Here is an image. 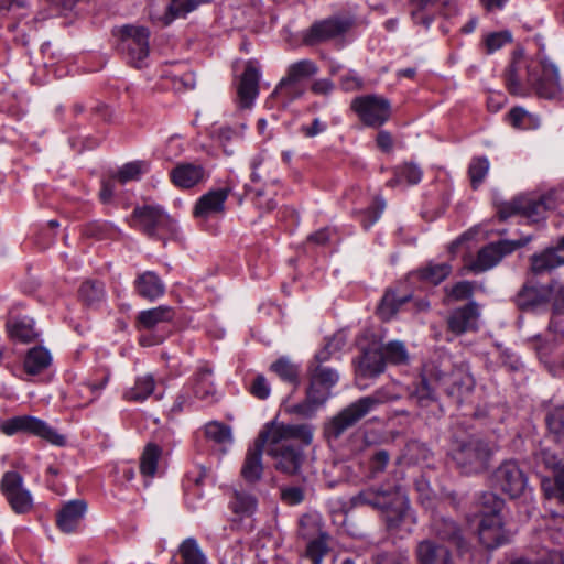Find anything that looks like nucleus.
I'll return each instance as SVG.
<instances>
[{
	"label": "nucleus",
	"instance_id": "f257e3e1",
	"mask_svg": "<svg viewBox=\"0 0 564 564\" xmlns=\"http://www.w3.org/2000/svg\"><path fill=\"white\" fill-rule=\"evenodd\" d=\"M261 433L265 452L274 459L275 468L288 475L296 474L303 463V453L289 442L296 440L304 445H310L313 440V426L271 422Z\"/></svg>",
	"mask_w": 564,
	"mask_h": 564
},
{
	"label": "nucleus",
	"instance_id": "f03ea898",
	"mask_svg": "<svg viewBox=\"0 0 564 564\" xmlns=\"http://www.w3.org/2000/svg\"><path fill=\"white\" fill-rule=\"evenodd\" d=\"M522 64L521 61H514L506 74V84L512 95H525L523 82L540 98L555 99L561 95L562 85L558 69L553 63L538 55L525 64V75L522 74Z\"/></svg>",
	"mask_w": 564,
	"mask_h": 564
},
{
	"label": "nucleus",
	"instance_id": "7ed1b4c3",
	"mask_svg": "<svg viewBox=\"0 0 564 564\" xmlns=\"http://www.w3.org/2000/svg\"><path fill=\"white\" fill-rule=\"evenodd\" d=\"M397 399H399V394L393 391L392 386L381 387L339 411L326 423L325 433L328 437L338 438L378 406Z\"/></svg>",
	"mask_w": 564,
	"mask_h": 564
},
{
	"label": "nucleus",
	"instance_id": "20e7f679",
	"mask_svg": "<svg viewBox=\"0 0 564 564\" xmlns=\"http://www.w3.org/2000/svg\"><path fill=\"white\" fill-rule=\"evenodd\" d=\"M496 452V445L478 435L453 440L448 455L456 468L465 475L486 471Z\"/></svg>",
	"mask_w": 564,
	"mask_h": 564
},
{
	"label": "nucleus",
	"instance_id": "39448f33",
	"mask_svg": "<svg viewBox=\"0 0 564 564\" xmlns=\"http://www.w3.org/2000/svg\"><path fill=\"white\" fill-rule=\"evenodd\" d=\"M354 507L369 506L381 511H393L398 517L408 509V499L398 485L369 487L351 497Z\"/></svg>",
	"mask_w": 564,
	"mask_h": 564
},
{
	"label": "nucleus",
	"instance_id": "423d86ee",
	"mask_svg": "<svg viewBox=\"0 0 564 564\" xmlns=\"http://www.w3.org/2000/svg\"><path fill=\"white\" fill-rule=\"evenodd\" d=\"M149 40L150 30L145 26L123 25L120 29L119 50L131 66L142 68L148 65Z\"/></svg>",
	"mask_w": 564,
	"mask_h": 564
},
{
	"label": "nucleus",
	"instance_id": "0eeeda50",
	"mask_svg": "<svg viewBox=\"0 0 564 564\" xmlns=\"http://www.w3.org/2000/svg\"><path fill=\"white\" fill-rule=\"evenodd\" d=\"M132 226L150 238L164 239L176 231V223L160 206L145 205L134 208Z\"/></svg>",
	"mask_w": 564,
	"mask_h": 564
},
{
	"label": "nucleus",
	"instance_id": "6e6552de",
	"mask_svg": "<svg viewBox=\"0 0 564 564\" xmlns=\"http://www.w3.org/2000/svg\"><path fill=\"white\" fill-rule=\"evenodd\" d=\"M299 535L307 541L305 557L312 564H322L329 554V535L323 531L322 522L317 514H303L299 520Z\"/></svg>",
	"mask_w": 564,
	"mask_h": 564
},
{
	"label": "nucleus",
	"instance_id": "1a4fd4ad",
	"mask_svg": "<svg viewBox=\"0 0 564 564\" xmlns=\"http://www.w3.org/2000/svg\"><path fill=\"white\" fill-rule=\"evenodd\" d=\"M0 431L8 435L28 433L39 436L53 445L63 446L65 437L58 434L43 420L31 415H18L7 419L0 423Z\"/></svg>",
	"mask_w": 564,
	"mask_h": 564
},
{
	"label": "nucleus",
	"instance_id": "9d476101",
	"mask_svg": "<svg viewBox=\"0 0 564 564\" xmlns=\"http://www.w3.org/2000/svg\"><path fill=\"white\" fill-rule=\"evenodd\" d=\"M351 109L368 127L378 128L386 123L391 115L389 100L378 95L357 97L351 102Z\"/></svg>",
	"mask_w": 564,
	"mask_h": 564
},
{
	"label": "nucleus",
	"instance_id": "9b49d317",
	"mask_svg": "<svg viewBox=\"0 0 564 564\" xmlns=\"http://www.w3.org/2000/svg\"><path fill=\"white\" fill-rule=\"evenodd\" d=\"M553 207L547 196L519 197L503 204L498 212L500 219L505 220L514 215H521L531 223H539L545 218L546 212Z\"/></svg>",
	"mask_w": 564,
	"mask_h": 564
},
{
	"label": "nucleus",
	"instance_id": "f8f14e48",
	"mask_svg": "<svg viewBox=\"0 0 564 564\" xmlns=\"http://www.w3.org/2000/svg\"><path fill=\"white\" fill-rule=\"evenodd\" d=\"M209 0H152L150 19L162 26L170 25L174 20L185 18L189 12Z\"/></svg>",
	"mask_w": 564,
	"mask_h": 564
},
{
	"label": "nucleus",
	"instance_id": "ddd939ff",
	"mask_svg": "<svg viewBox=\"0 0 564 564\" xmlns=\"http://www.w3.org/2000/svg\"><path fill=\"white\" fill-rule=\"evenodd\" d=\"M213 370L204 365L193 375L188 386L177 395L173 405V411H182L185 405L191 403L192 395L199 400H209L215 394V387L212 381Z\"/></svg>",
	"mask_w": 564,
	"mask_h": 564
},
{
	"label": "nucleus",
	"instance_id": "4468645a",
	"mask_svg": "<svg viewBox=\"0 0 564 564\" xmlns=\"http://www.w3.org/2000/svg\"><path fill=\"white\" fill-rule=\"evenodd\" d=\"M531 237H525L519 240H500L498 242L489 243L481 248L471 263L470 269L474 272H484L497 265L501 259L512 253L514 250L524 247L530 242Z\"/></svg>",
	"mask_w": 564,
	"mask_h": 564
},
{
	"label": "nucleus",
	"instance_id": "2eb2a0df",
	"mask_svg": "<svg viewBox=\"0 0 564 564\" xmlns=\"http://www.w3.org/2000/svg\"><path fill=\"white\" fill-rule=\"evenodd\" d=\"M0 490L15 513L24 514L31 511L33 498L23 487V477L17 471H6L0 481Z\"/></svg>",
	"mask_w": 564,
	"mask_h": 564
},
{
	"label": "nucleus",
	"instance_id": "dca6fc26",
	"mask_svg": "<svg viewBox=\"0 0 564 564\" xmlns=\"http://www.w3.org/2000/svg\"><path fill=\"white\" fill-rule=\"evenodd\" d=\"M230 186L209 189L203 194L194 204L192 215L199 223L218 218L226 213V202L231 193Z\"/></svg>",
	"mask_w": 564,
	"mask_h": 564
},
{
	"label": "nucleus",
	"instance_id": "f3484780",
	"mask_svg": "<svg viewBox=\"0 0 564 564\" xmlns=\"http://www.w3.org/2000/svg\"><path fill=\"white\" fill-rule=\"evenodd\" d=\"M495 478L499 488L511 498L523 494L528 484L525 474L513 460L501 464L495 473Z\"/></svg>",
	"mask_w": 564,
	"mask_h": 564
},
{
	"label": "nucleus",
	"instance_id": "a211bd4d",
	"mask_svg": "<svg viewBox=\"0 0 564 564\" xmlns=\"http://www.w3.org/2000/svg\"><path fill=\"white\" fill-rule=\"evenodd\" d=\"M350 26L348 19L329 18L317 21L305 33L304 42L308 45L326 42L344 35Z\"/></svg>",
	"mask_w": 564,
	"mask_h": 564
},
{
	"label": "nucleus",
	"instance_id": "6ab92c4d",
	"mask_svg": "<svg viewBox=\"0 0 564 564\" xmlns=\"http://www.w3.org/2000/svg\"><path fill=\"white\" fill-rule=\"evenodd\" d=\"M560 328V324L555 319H552L549 325L550 334L544 337L538 336L533 341V348L535 349L539 359L554 377L558 376V365H555L552 358L560 346L558 339L556 338V335L561 330Z\"/></svg>",
	"mask_w": 564,
	"mask_h": 564
},
{
	"label": "nucleus",
	"instance_id": "aec40b11",
	"mask_svg": "<svg viewBox=\"0 0 564 564\" xmlns=\"http://www.w3.org/2000/svg\"><path fill=\"white\" fill-rule=\"evenodd\" d=\"M173 185L181 189L193 188L208 178L206 169L199 163L182 162L170 172Z\"/></svg>",
	"mask_w": 564,
	"mask_h": 564
},
{
	"label": "nucleus",
	"instance_id": "412c9836",
	"mask_svg": "<svg viewBox=\"0 0 564 564\" xmlns=\"http://www.w3.org/2000/svg\"><path fill=\"white\" fill-rule=\"evenodd\" d=\"M480 542L487 549L498 547L509 541V532L502 527L500 514L482 517L478 528Z\"/></svg>",
	"mask_w": 564,
	"mask_h": 564
},
{
	"label": "nucleus",
	"instance_id": "4be33fe9",
	"mask_svg": "<svg viewBox=\"0 0 564 564\" xmlns=\"http://www.w3.org/2000/svg\"><path fill=\"white\" fill-rule=\"evenodd\" d=\"M479 316V306L475 302H469L451 313L447 318L448 330L455 335L477 330Z\"/></svg>",
	"mask_w": 564,
	"mask_h": 564
},
{
	"label": "nucleus",
	"instance_id": "5701e85b",
	"mask_svg": "<svg viewBox=\"0 0 564 564\" xmlns=\"http://www.w3.org/2000/svg\"><path fill=\"white\" fill-rule=\"evenodd\" d=\"M436 381L448 395L457 399L468 394L475 386L474 378L463 366L455 368L449 375H438Z\"/></svg>",
	"mask_w": 564,
	"mask_h": 564
},
{
	"label": "nucleus",
	"instance_id": "b1692460",
	"mask_svg": "<svg viewBox=\"0 0 564 564\" xmlns=\"http://www.w3.org/2000/svg\"><path fill=\"white\" fill-rule=\"evenodd\" d=\"M308 389L314 390L318 395L328 400L330 390L339 380V375L336 370L324 365H308Z\"/></svg>",
	"mask_w": 564,
	"mask_h": 564
},
{
	"label": "nucleus",
	"instance_id": "393cba45",
	"mask_svg": "<svg viewBox=\"0 0 564 564\" xmlns=\"http://www.w3.org/2000/svg\"><path fill=\"white\" fill-rule=\"evenodd\" d=\"M260 69L254 62H248L241 75L237 94L239 104L243 108H249L259 94Z\"/></svg>",
	"mask_w": 564,
	"mask_h": 564
},
{
	"label": "nucleus",
	"instance_id": "a878e982",
	"mask_svg": "<svg viewBox=\"0 0 564 564\" xmlns=\"http://www.w3.org/2000/svg\"><path fill=\"white\" fill-rule=\"evenodd\" d=\"M435 375L433 378H429L426 375H422L417 381H414L408 388V398L411 402L420 408H429L436 402L435 389L442 387L437 381Z\"/></svg>",
	"mask_w": 564,
	"mask_h": 564
},
{
	"label": "nucleus",
	"instance_id": "bb28decb",
	"mask_svg": "<svg viewBox=\"0 0 564 564\" xmlns=\"http://www.w3.org/2000/svg\"><path fill=\"white\" fill-rule=\"evenodd\" d=\"M417 564H455L447 546L425 539L415 547Z\"/></svg>",
	"mask_w": 564,
	"mask_h": 564
},
{
	"label": "nucleus",
	"instance_id": "cd10ccee",
	"mask_svg": "<svg viewBox=\"0 0 564 564\" xmlns=\"http://www.w3.org/2000/svg\"><path fill=\"white\" fill-rule=\"evenodd\" d=\"M87 510V503L83 499L70 500L58 511L56 523L64 533H73L79 527Z\"/></svg>",
	"mask_w": 564,
	"mask_h": 564
},
{
	"label": "nucleus",
	"instance_id": "c85d7f7f",
	"mask_svg": "<svg viewBox=\"0 0 564 564\" xmlns=\"http://www.w3.org/2000/svg\"><path fill=\"white\" fill-rule=\"evenodd\" d=\"M265 451L262 443V433L259 434L253 447L249 448L241 467V477L249 484L259 481L263 474L262 453Z\"/></svg>",
	"mask_w": 564,
	"mask_h": 564
},
{
	"label": "nucleus",
	"instance_id": "c756f323",
	"mask_svg": "<svg viewBox=\"0 0 564 564\" xmlns=\"http://www.w3.org/2000/svg\"><path fill=\"white\" fill-rule=\"evenodd\" d=\"M531 271L539 275L564 264V237L554 247L531 257Z\"/></svg>",
	"mask_w": 564,
	"mask_h": 564
},
{
	"label": "nucleus",
	"instance_id": "7c9ffc66",
	"mask_svg": "<svg viewBox=\"0 0 564 564\" xmlns=\"http://www.w3.org/2000/svg\"><path fill=\"white\" fill-rule=\"evenodd\" d=\"M431 530L440 540L448 542L458 549L465 545L459 527L451 519L442 516H434Z\"/></svg>",
	"mask_w": 564,
	"mask_h": 564
},
{
	"label": "nucleus",
	"instance_id": "2f4dec72",
	"mask_svg": "<svg viewBox=\"0 0 564 564\" xmlns=\"http://www.w3.org/2000/svg\"><path fill=\"white\" fill-rule=\"evenodd\" d=\"M174 313L170 306L160 305L150 310L141 311L135 318L138 330H151L160 324L171 322Z\"/></svg>",
	"mask_w": 564,
	"mask_h": 564
},
{
	"label": "nucleus",
	"instance_id": "473e14b6",
	"mask_svg": "<svg viewBox=\"0 0 564 564\" xmlns=\"http://www.w3.org/2000/svg\"><path fill=\"white\" fill-rule=\"evenodd\" d=\"M134 286L140 296L150 301L159 299L165 291L164 283L153 271H145L139 274Z\"/></svg>",
	"mask_w": 564,
	"mask_h": 564
},
{
	"label": "nucleus",
	"instance_id": "72a5a7b5",
	"mask_svg": "<svg viewBox=\"0 0 564 564\" xmlns=\"http://www.w3.org/2000/svg\"><path fill=\"white\" fill-rule=\"evenodd\" d=\"M7 329L13 340L29 344L39 337L34 321L29 316L13 317L7 322Z\"/></svg>",
	"mask_w": 564,
	"mask_h": 564
},
{
	"label": "nucleus",
	"instance_id": "f704fd0d",
	"mask_svg": "<svg viewBox=\"0 0 564 564\" xmlns=\"http://www.w3.org/2000/svg\"><path fill=\"white\" fill-rule=\"evenodd\" d=\"M549 301V288L525 283L516 295V304L521 310H531Z\"/></svg>",
	"mask_w": 564,
	"mask_h": 564
},
{
	"label": "nucleus",
	"instance_id": "c9c22d12",
	"mask_svg": "<svg viewBox=\"0 0 564 564\" xmlns=\"http://www.w3.org/2000/svg\"><path fill=\"white\" fill-rule=\"evenodd\" d=\"M305 90L306 86L297 85L283 76L272 91L270 99L276 100L281 107L285 108L294 100L300 99Z\"/></svg>",
	"mask_w": 564,
	"mask_h": 564
},
{
	"label": "nucleus",
	"instance_id": "e433bc0d",
	"mask_svg": "<svg viewBox=\"0 0 564 564\" xmlns=\"http://www.w3.org/2000/svg\"><path fill=\"white\" fill-rule=\"evenodd\" d=\"M52 364L51 352L41 346L28 350L23 367L28 375L35 376L42 373Z\"/></svg>",
	"mask_w": 564,
	"mask_h": 564
},
{
	"label": "nucleus",
	"instance_id": "4c0bfd02",
	"mask_svg": "<svg viewBox=\"0 0 564 564\" xmlns=\"http://www.w3.org/2000/svg\"><path fill=\"white\" fill-rule=\"evenodd\" d=\"M386 361L380 349L366 350L358 362V373L365 378L377 377L383 372Z\"/></svg>",
	"mask_w": 564,
	"mask_h": 564
},
{
	"label": "nucleus",
	"instance_id": "58836bf2",
	"mask_svg": "<svg viewBox=\"0 0 564 564\" xmlns=\"http://www.w3.org/2000/svg\"><path fill=\"white\" fill-rule=\"evenodd\" d=\"M452 272V265L447 262H427L426 264L419 268L413 275L417 278V280L437 285L443 282Z\"/></svg>",
	"mask_w": 564,
	"mask_h": 564
},
{
	"label": "nucleus",
	"instance_id": "ea45409f",
	"mask_svg": "<svg viewBox=\"0 0 564 564\" xmlns=\"http://www.w3.org/2000/svg\"><path fill=\"white\" fill-rule=\"evenodd\" d=\"M327 400L307 388L306 397L302 402L286 406V412L304 419H311Z\"/></svg>",
	"mask_w": 564,
	"mask_h": 564
},
{
	"label": "nucleus",
	"instance_id": "a19ab883",
	"mask_svg": "<svg viewBox=\"0 0 564 564\" xmlns=\"http://www.w3.org/2000/svg\"><path fill=\"white\" fill-rule=\"evenodd\" d=\"M163 449L155 443H148L140 456V474L144 478H153L156 475L159 462Z\"/></svg>",
	"mask_w": 564,
	"mask_h": 564
},
{
	"label": "nucleus",
	"instance_id": "79ce46f5",
	"mask_svg": "<svg viewBox=\"0 0 564 564\" xmlns=\"http://www.w3.org/2000/svg\"><path fill=\"white\" fill-rule=\"evenodd\" d=\"M155 380L152 375H143L135 379L134 384L123 392V398L131 402H143L154 394Z\"/></svg>",
	"mask_w": 564,
	"mask_h": 564
},
{
	"label": "nucleus",
	"instance_id": "37998d69",
	"mask_svg": "<svg viewBox=\"0 0 564 564\" xmlns=\"http://www.w3.org/2000/svg\"><path fill=\"white\" fill-rule=\"evenodd\" d=\"M318 73V66L312 59H300L290 64L284 77L297 85L306 86L305 82Z\"/></svg>",
	"mask_w": 564,
	"mask_h": 564
},
{
	"label": "nucleus",
	"instance_id": "c03bdc74",
	"mask_svg": "<svg viewBox=\"0 0 564 564\" xmlns=\"http://www.w3.org/2000/svg\"><path fill=\"white\" fill-rule=\"evenodd\" d=\"M422 176L421 167L412 163H405L394 169L393 177L387 182V186L393 188L402 184L416 185L421 182Z\"/></svg>",
	"mask_w": 564,
	"mask_h": 564
},
{
	"label": "nucleus",
	"instance_id": "a18cd8bd",
	"mask_svg": "<svg viewBox=\"0 0 564 564\" xmlns=\"http://www.w3.org/2000/svg\"><path fill=\"white\" fill-rule=\"evenodd\" d=\"M180 561L171 564H207V558L194 538L185 539L178 546Z\"/></svg>",
	"mask_w": 564,
	"mask_h": 564
},
{
	"label": "nucleus",
	"instance_id": "49530a36",
	"mask_svg": "<svg viewBox=\"0 0 564 564\" xmlns=\"http://www.w3.org/2000/svg\"><path fill=\"white\" fill-rule=\"evenodd\" d=\"M410 295H397L395 292L387 291L377 308L378 316L388 322L394 317L400 307L410 302Z\"/></svg>",
	"mask_w": 564,
	"mask_h": 564
},
{
	"label": "nucleus",
	"instance_id": "de8ad7c7",
	"mask_svg": "<svg viewBox=\"0 0 564 564\" xmlns=\"http://www.w3.org/2000/svg\"><path fill=\"white\" fill-rule=\"evenodd\" d=\"M270 369L283 381L297 386L300 383V368L290 359L282 357L273 362Z\"/></svg>",
	"mask_w": 564,
	"mask_h": 564
},
{
	"label": "nucleus",
	"instance_id": "09e8293b",
	"mask_svg": "<svg viewBox=\"0 0 564 564\" xmlns=\"http://www.w3.org/2000/svg\"><path fill=\"white\" fill-rule=\"evenodd\" d=\"M229 507L237 514L250 516L257 509V499L243 490L236 489L234 490Z\"/></svg>",
	"mask_w": 564,
	"mask_h": 564
},
{
	"label": "nucleus",
	"instance_id": "8fccbe9b",
	"mask_svg": "<svg viewBox=\"0 0 564 564\" xmlns=\"http://www.w3.org/2000/svg\"><path fill=\"white\" fill-rule=\"evenodd\" d=\"M384 361L393 365H403L409 360L405 345L399 340H392L380 347Z\"/></svg>",
	"mask_w": 564,
	"mask_h": 564
},
{
	"label": "nucleus",
	"instance_id": "3c124183",
	"mask_svg": "<svg viewBox=\"0 0 564 564\" xmlns=\"http://www.w3.org/2000/svg\"><path fill=\"white\" fill-rule=\"evenodd\" d=\"M490 169L489 160L486 156L473 158L468 166V176L473 189H477L485 181Z\"/></svg>",
	"mask_w": 564,
	"mask_h": 564
},
{
	"label": "nucleus",
	"instance_id": "603ef678",
	"mask_svg": "<svg viewBox=\"0 0 564 564\" xmlns=\"http://www.w3.org/2000/svg\"><path fill=\"white\" fill-rule=\"evenodd\" d=\"M148 163L144 161H134L124 164L117 173L116 178L126 184L131 181H138L143 173L148 171Z\"/></svg>",
	"mask_w": 564,
	"mask_h": 564
},
{
	"label": "nucleus",
	"instance_id": "864d4df0",
	"mask_svg": "<svg viewBox=\"0 0 564 564\" xmlns=\"http://www.w3.org/2000/svg\"><path fill=\"white\" fill-rule=\"evenodd\" d=\"M205 435L209 441L219 445L231 443L230 429L221 423L212 422L205 426Z\"/></svg>",
	"mask_w": 564,
	"mask_h": 564
},
{
	"label": "nucleus",
	"instance_id": "5fc2aeb1",
	"mask_svg": "<svg viewBox=\"0 0 564 564\" xmlns=\"http://www.w3.org/2000/svg\"><path fill=\"white\" fill-rule=\"evenodd\" d=\"M104 295V285L98 281H86L79 288V296L87 304L99 302Z\"/></svg>",
	"mask_w": 564,
	"mask_h": 564
},
{
	"label": "nucleus",
	"instance_id": "6e6d98bb",
	"mask_svg": "<svg viewBox=\"0 0 564 564\" xmlns=\"http://www.w3.org/2000/svg\"><path fill=\"white\" fill-rule=\"evenodd\" d=\"M386 207V202L377 197L372 205L359 213V220L365 229L370 228L381 216Z\"/></svg>",
	"mask_w": 564,
	"mask_h": 564
},
{
	"label": "nucleus",
	"instance_id": "4d7b16f0",
	"mask_svg": "<svg viewBox=\"0 0 564 564\" xmlns=\"http://www.w3.org/2000/svg\"><path fill=\"white\" fill-rule=\"evenodd\" d=\"M480 505L482 517H487L489 514H500L505 501L494 492H485L480 497Z\"/></svg>",
	"mask_w": 564,
	"mask_h": 564
},
{
	"label": "nucleus",
	"instance_id": "13d9d810",
	"mask_svg": "<svg viewBox=\"0 0 564 564\" xmlns=\"http://www.w3.org/2000/svg\"><path fill=\"white\" fill-rule=\"evenodd\" d=\"M546 423L553 434L558 437H564V404L549 412Z\"/></svg>",
	"mask_w": 564,
	"mask_h": 564
},
{
	"label": "nucleus",
	"instance_id": "bf43d9fd",
	"mask_svg": "<svg viewBox=\"0 0 564 564\" xmlns=\"http://www.w3.org/2000/svg\"><path fill=\"white\" fill-rule=\"evenodd\" d=\"M280 498L288 506H296L304 501L305 489L301 486L280 487Z\"/></svg>",
	"mask_w": 564,
	"mask_h": 564
},
{
	"label": "nucleus",
	"instance_id": "052dcab7",
	"mask_svg": "<svg viewBox=\"0 0 564 564\" xmlns=\"http://www.w3.org/2000/svg\"><path fill=\"white\" fill-rule=\"evenodd\" d=\"M341 345V339L337 337L328 340L325 346L315 354L308 365H323L325 361L329 360L335 351L340 349Z\"/></svg>",
	"mask_w": 564,
	"mask_h": 564
},
{
	"label": "nucleus",
	"instance_id": "680f3d73",
	"mask_svg": "<svg viewBox=\"0 0 564 564\" xmlns=\"http://www.w3.org/2000/svg\"><path fill=\"white\" fill-rule=\"evenodd\" d=\"M207 477V470L202 466H196L193 470L188 471L183 480L185 491L194 490L196 487H200L205 478Z\"/></svg>",
	"mask_w": 564,
	"mask_h": 564
},
{
	"label": "nucleus",
	"instance_id": "e2e57ef3",
	"mask_svg": "<svg viewBox=\"0 0 564 564\" xmlns=\"http://www.w3.org/2000/svg\"><path fill=\"white\" fill-rule=\"evenodd\" d=\"M549 300L552 301L554 314L564 313V284L552 282L549 285Z\"/></svg>",
	"mask_w": 564,
	"mask_h": 564
},
{
	"label": "nucleus",
	"instance_id": "0e129e2a",
	"mask_svg": "<svg viewBox=\"0 0 564 564\" xmlns=\"http://www.w3.org/2000/svg\"><path fill=\"white\" fill-rule=\"evenodd\" d=\"M245 126L241 124L239 128H231V127H220L217 130V139L218 141L226 147V144L236 142L242 139V132H243Z\"/></svg>",
	"mask_w": 564,
	"mask_h": 564
},
{
	"label": "nucleus",
	"instance_id": "69168bd1",
	"mask_svg": "<svg viewBox=\"0 0 564 564\" xmlns=\"http://www.w3.org/2000/svg\"><path fill=\"white\" fill-rule=\"evenodd\" d=\"M390 456L387 451H379L377 452L370 459L369 463V476L370 478H376L379 474H381L388 463H389Z\"/></svg>",
	"mask_w": 564,
	"mask_h": 564
},
{
	"label": "nucleus",
	"instance_id": "338daca9",
	"mask_svg": "<svg viewBox=\"0 0 564 564\" xmlns=\"http://www.w3.org/2000/svg\"><path fill=\"white\" fill-rule=\"evenodd\" d=\"M249 391L253 397L264 400L270 395L271 390L265 377L258 375L250 383Z\"/></svg>",
	"mask_w": 564,
	"mask_h": 564
},
{
	"label": "nucleus",
	"instance_id": "774afa93",
	"mask_svg": "<svg viewBox=\"0 0 564 564\" xmlns=\"http://www.w3.org/2000/svg\"><path fill=\"white\" fill-rule=\"evenodd\" d=\"M474 293V285L469 281H460L452 286L448 295L455 301L468 300Z\"/></svg>",
	"mask_w": 564,
	"mask_h": 564
}]
</instances>
